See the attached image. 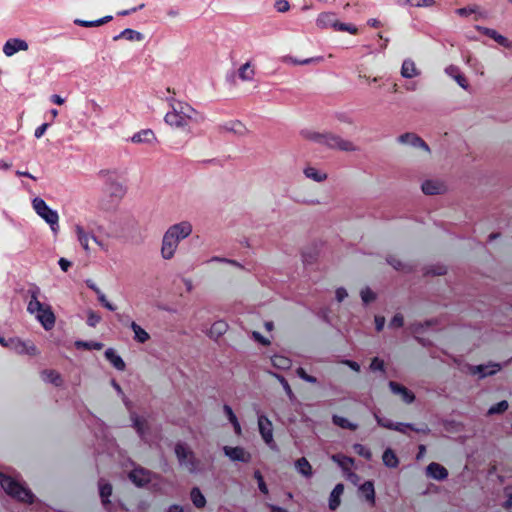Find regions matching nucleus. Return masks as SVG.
Returning <instances> with one entry per match:
<instances>
[{"label":"nucleus","instance_id":"obj_1","mask_svg":"<svg viewBox=\"0 0 512 512\" xmlns=\"http://www.w3.org/2000/svg\"><path fill=\"white\" fill-rule=\"evenodd\" d=\"M165 100L170 110L166 113L164 121L169 126L175 129L187 130L191 124L203 121V116L187 102L177 100L174 97H166Z\"/></svg>","mask_w":512,"mask_h":512},{"label":"nucleus","instance_id":"obj_2","mask_svg":"<svg viewBox=\"0 0 512 512\" xmlns=\"http://www.w3.org/2000/svg\"><path fill=\"white\" fill-rule=\"evenodd\" d=\"M193 226L189 221L171 225L164 233L161 243V256L170 260L175 256L179 243L192 234Z\"/></svg>","mask_w":512,"mask_h":512},{"label":"nucleus","instance_id":"obj_3","mask_svg":"<svg viewBox=\"0 0 512 512\" xmlns=\"http://www.w3.org/2000/svg\"><path fill=\"white\" fill-rule=\"evenodd\" d=\"M0 487L7 497L16 502L30 505L36 500L35 494L24 481L4 471H0Z\"/></svg>","mask_w":512,"mask_h":512},{"label":"nucleus","instance_id":"obj_4","mask_svg":"<svg viewBox=\"0 0 512 512\" xmlns=\"http://www.w3.org/2000/svg\"><path fill=\"white\" fill-rule=\"evenodd\" d=\"M304 137L331 149H338L346 152L357 150V147L351 141L343 139L339 135L333 134L331 132L320 133L315 131H306L304 132Z\"/></svg>","mask_w":512,"mask_h":512},{"label":"nucleus","instance_id":"obj_5","mask_svg":"<svg viewBox=\"0 0 512 512\" xmlns=\"http://www.w3.org/2000/svg\"><path fill=\"white\" fill-rule=\"evenodd\" d=\"M94 225H96L94 221H88L86 224L79 221L74 224L73 230L79 245L86 253H89L91 250L89 242L92 240L100 250L108 252V244L95 235Z\"/></svg>","mask_w":512,"mask_h":512},{"label":"nucleus","instance_id":"obj_6","mask_svg":"<svg viewBox=\"0 0 512 512\" xmlns=\"http://www.w3.org/2000/svg\"><path fill=\"white\" fill-rule=\"evenodd\" d=\"M30 293L31 299L27 306L28 312L36 315L37 320L45 330L52 329L55 324V316L48 305H44L38 300L39 288L35 287Z\"/></svg>","mask_w":512,"mask_h":512},{"label":"nucleus","instance_id":"obj_7","mask_svg":"<svg viewBox=\"0 0 512 512\" xmlns=\"http://www.w3.org/2000/svg\"><path fill=\"white\" fill-rule=\"evenodd\" d=\"M32 207L36 214L42 218L49 226L54 234L59 231V214L56 210L51 209L47 203L40 197L32 200Z\"/></svg>","mask_w":512,"mask_h":512},{"label":"nucleus","instance_id":"obj_8","mask_svg":"<svg viewBox=\"0 0 512 512\" xmlns=\"http://www.w3.org/2000/svg\"><path fill=\"white\" fill-rule=\"evenodd\" d=\"M316 25L321 29L333 28L336 31L348 32L350 34H357L358 32L356 26L340 22L333 12L320 13L317 16Z\"/></svg>","mask_w":512,"mask_h":512},{"label":"nucleus","instance_id":"obj_9","mask_svg":"<svg viewBox=\"0 0 512 512\" xmlns=\"http://www.w3.org/2000/svg\"><path fill=\"white\" fill-rule=\"evenodd\" d=\"M180 466L190 473L201 469V462L197 460L192 450H175Z\"/></svg>","mask_w":512,"mask_h":512},{"label":"nucleus","instance_id":"obj_10","mask_svg":"<svg viewBox=\"0 0 512 512\" xmlns=\"http://www.w3.org/2000/svg\"><path fill=\"white\" fill-rule=\"evenodd\" d=\"M29 50V43L22 38H9L5 41L2 47V52L6 57H12L19 52H27Z\"/></svg>","mask_w":512,"mask_h":512},{"label":"nucleus","instance_id":"obj_11","mask_svg":"<svg viewBox=\"0 0 512 512\" xmlns=\"http://www.w3.org/2000/svg\"><path fill=\"white\" fill-rule=\"evenodd\" d=\"M377 423L384 428L398 431L403 434H408L409 431L424 432L425 429L415 428L414 425L408 423L394 422L389 418L376 416Z\"/></svg>","mask_w":512,"mask_h":512},{"label":"nucleus","instance_id":"obj_12","mask_svg":"<svg viewBox=\"0 0 512 512\" xmlns=\"http://www.w3.org/2000/svg\"><path fill=\"white\" fill-rule=\"evenodd\" d=\"M9 349L20 355L36 356L39 354L37 347L31 341H21L18 338L9 339Z\"/></svg>","mask_w":512,"mask_h":512},{"label":"nucleus","instance_id":"obj_13","mask_svg":"<svg viewBox=\"0 0 512 512\" xmlns=\"http://www.w3.org/2000/svg\"><path fill=\"white\" fill-rule=\"evenodd\" d=\"M130 419L132 421V426L135 428L138 435L141 438H145L150 429V416L138 415L137 413L130 411Z\"/></svg>","mask_w":512,"mask_h":512},{"label":"nucleus","instance_id":"obj_14","mask_svg":"<svg viewBox=\"0 0 512 512\" xmlns=\"http://www.w3.org/2000/svg\"><path fill=\"white\" fill-rule=\"evenodd\" d=\"M397 141L404 145L423 149L426 153H430L429 146L415 133H404L397 138Z\"/></svg>","mask_w":512,"mask_h":512},{"label":"nucleus","instance_id":"obj_15","mask_svg":"<svg viewBox=\"0 0 512 512\" xmlns=\"http://www.w3.org/2000/svg\"><path fill=\"white\" fill-rule=\"evenodd\" d=\"M258 428L264 442L269 445L273 441L272 422L263 414H258Z\"/></svg>","mask_w":512,"mask_h":512},{"label":"nucleus","instance_id":"obj_16","mask_svg":"<svg viewBox=\"0 0 512 512\" xmlns=\"http://www.w3.org/2000/svg\"><path fill=\"white\" fill-rule=\"evenodd\" d=\"M107 193L111 198L112 204H117L126 194V188L118 181H110L107 184Z\"/></svg>","mask_w":512,"mask_h":512},{"label":"nucleus","instance_id":"obj_17","mask_svg":"<svg viewBox=\"0 0 512 512\" xmlns=\"http://www.w3.org/2000/svg\"><path fill=\"white\" fill-rule=\"evenodd\" d=\"M131 142L135 144L154 145L157 142V138L153 130L143 129L131 137Z\"/></svg>","mask_w":512,"mask_h":512},{"label":"nucleus","instance_id":"obj_18","mask_svg":"<svg viewBox=\"0 0 512 512\" xmlns=\"http://www.w3.org/2000/svg\"><path fill=\"white\" fill-rule=\"evenodd\" d=\"M421 189L426 195L442 194L446 191V186L439 180H426L422 183Z\"/></svg>","mask_w":512,"mask_h":512},{"label":"nucleus","instance_id":"obj_19","mask_svg":"<svg viewBox=\"0 0 512 512\" xmlns=\"http://www.w3.org/2000/svg\"><path fill=\"white\" fill-rule=\"evenodd\" d=\"M389 387H390L392 393L399 395L401 397L403 402L410 404L414 401V399H415L414 394L411 391H409L406 387H404L394 381L389 382Z\"/></svg>","mask_w":512,"mask_h":512},{"label":"nucleus","instance_id":"obj_20","mask_svg":"<svg viewBox=\"0 0 512 512\" xmlns=\"http://www.w3.org/2000/svg\"><path fill=\"white\" fill-rule=\"evenodd\" d=\"M221 130L233 133L237 136H244L248 133L246 126L238 120H231L221 125Z\"/></svg>","mask_w":512,"mask_h":512},{"label":"nucleus","instance_id":"obj_21","mask_svg":"<svg viewBox=\"0 0 512 512\" xmlns=\"http://www.w3.org/2000/svg\"><path fill=\"white\" fill-rule=\"evenodd\" d=\"M476 29L478 31H480L481 33H483L484 35H486V36L490 37L491 39H493L494 41H496L499 45L506 47V48L511 47V42L506 37L499 34L496 30L491 29V28L482 27V26H476Z\"/></svg>","mask_w":512,"mask_h":512},{"label":"nucleus","instance_id":"obj_22","mask_svg":"<svg viewBox=\"0 0 512 512\" xmlns=\"http://www.w3.org/2000/svg\"><path fill=\"white\" fill-rule=\"evenodd\" d=\"M500 369H501V365L500 364H498V363H490V364H487V365L474 366L471 369V372L473 374H475V375L476 374L479 375L480 378H483V377H486V376L494 375Z\"/></svg>","mask_w":512,"mask_h":512},{"label":"nucleus","instance_id":"obj_23","mask_svg":"<svg viewBox=\"0 0 512 512\" xmlns=\"http://www.w3.org/2000/svg\"><path fill=\"white\" fill-rule=\"evenodd\" d=\"M129 478L137 486H143L150 481V472L143 468H135L129 473Z\"/></svg>","mask_w":512,"mask_h":512},{"label":"nucleus","instance_id":"obj_24","mask_svg":"<svg viewBox=\"0 0 512 512\" xmlns=\"http://www.w3.org/2000/svg\"><path fill=\"white\" fill-rule=\"evenodd\" d=\"M400 73L403 78L411 79L419 76L420 70L417 68L415 62L408 58L403 61Z\"/></svg>","mask_w":512,"mask_h":512},{"label":"nucleus","instance_id":"obj_25","mask_svg":"<svg viewBox=\"0 0 512 512\" xmlns=\"http://www.w3.org/2000/svg\"><path fill=\"white\" fill-rule=\"evenodd\" d=\"M455 13L460 17H470L473 15L474 20H478L485 17V13L480 9L478 5H469L467 7L458 8Z\"/></svg>","mask_w":512,"mask_h":512},{"label":"nucleus","instance_id":"obj_26","mask_svg":"<svg viewBox=\"0 0 512 512\" xmlns=\"http://www.w3.org/2000/svg\"><path fill=\"white\" fill-rule=\"evenodd\" d=\"M445 73L453 78L457 84L463 89L467 90L469 87L468 81L465 76L460 72L459 68L455 65H450L445 69Z\"/></svg>","mask_w":512,"mask_h":512},{"label":"nucleus","instance_id":"obj_27","mask_svg":"<svg viewBox=\"0 0 512 512\" xmlns=\"http://www.w3.org/2000/svg\"><path fill=\"white\" fill-rule=\"evenodd\" d=\"M223 412H224V415L226 416L227 420L229 421V423L232 425L234 433L237 436H240L242 434V428H241L240 422H239L237 416L235 415L233 409L229 405L225 404L223 406Z\"/></svg>","mask_w":512,"mask_h":512},{"label":"nucleus","instance_id":"obj_28","mask_svg":"<svg viewBox=\"0 0 512 512\" xmlns=\"http://www.w3.org/2000/svg\"><path fill=\"white\" fill-rule=\"evenodd\" d=\"M426 471L429 477L436 480H443L448 476L446 468L438 463L429 464Z\"/></svg>","mask_w":512,"mask_h":512},{"label":"nucleus","instance_id":"obj_29","mask_svg":"<svg viewBox=\"0 0 512 512\" xmlns=\"http://www.w3.org/2000/svg\"><path fill=\"white\" fill-rule=\"evenodd\" d=\"M120 39H126L128 41H137L140 42L144 39V35L136 30L127 28L121 31L118 35L113 37L114 41H118Z\"/></svg>","mask_w":512,"mask_h":512},{"label":"nucleus","instance_id":"obj_30","mask_svg":"<svg viewBox=\"0 0 512 512\" xmlns=\"http://www.w3.org/2000/svg\"><path fill=\"white\" fill-rule=\"evenodd\" d=\"M344 492V485L339 483L337 484L332 492L330 493L329 497V508L331 510H335L340 506L341 503V496Z\"/></svg>","mask_w":512,"mask_h":512},{"label":"nucleus","instance_id":"obj_31","mask_svg":"<svg viewBox=\"0 0 512 512\" xmlns=\"http://www.w3.org/2000/svg\"><path fill=\"white\" fill-rule=\"evenodd\" d=\"M105 357L117 370L123 371L125 369V362L116 354L114 349L108 348L105 351Z\"/></svg>","mask_w":512,"mask_h":512},{"label":"nucleus","instance_id":"obj_32","mask_svg":"<svg viewBox=\"0 0 512 512\" xmlns=\"http://www.w3.org/2000/svg\"><path fill=\"white\" fill-rule=\"evenodd\" d=\"M130 328L134 332V340L136 342L143 344L150 339L149 333L136 322H131Z\"/></svg>","mask_w":512,"mask_h":512},{"label":"nucleus","instance_id":"obj_33","mask_svg":"<svg viewBox=\"0 0 512 512\" xmlns=\"http://www.w3.org/2000/svg\"><path fill=\"white\" fill-rule=\"evenodd\" d=\"M41 378L43 381L51 383L57 387L61 386L63 383L61 375L55 370L42 371Z\"/></svg>","mask_w":512,"mask_h":512},{"label":"nucleus","instance_id":"obj_34","mask_svg":"<svg viewBox=\"0 0 512 512\" xmlns=\"http://www.w3.org/2000/svg\"><path fill=\"white\" fill-rule=\"evenodd\" d=\"M304 175L315 181V182H323L327 179V174L313 166H308L303 171Z\"/></svg>","mask_w":512,"mask_h":512},{"label":"nucleus","instance_id":"obj_35","mask_svg":"<svg viewBox=\"0 0 512 512\" xmlns=\"http://www.w3.org/2000/svg\"><path fill=\"white\" fill-rule=\"evenodd\" d=\"M228 324L223 320L214 322L210 328L209 336L214 339H218L226 333Z\"/></svg>","mask_w":512,"mask_h":512},{"label":"nucleus","instance_id":"obj_36","mask_svg":"<svg viewBox=\"0 0 512 512\" xmlns=\"http://www.w3.org/2000/svg\"><path fill=\"white\" fill-rule=\"evenodd\" d=\"M224 453L231 461L248 462L251 459L247 450H224Z\"/></svg>","mask_w":512,"mask_h":512},{"label":"nucleus","instance_id":"obj_37","mask_svg":"<svg viewBox=\"0 0 512 512\" xmlns=\"http://www.w3.org/2000/svg\"><path fill=\"white\" fill-rule=\"evenodd\" d=\"M190 498L196 508H204L206 506V498L198 487L192 488Z\"/></svg>","mask_w":512,"mask_h":512},{"label":"nucleus","instance_id":"obj_38","mask_svg":"<svg viewBox=\"0 0 512 512\" xmlns=\"http://www.w3.org/2000/svg\"><path fill=\"white\" fill-rule=\"evenodd\" d=\"M112 490L113 489H112L111 484H109L103 480L99 481V494H100L102 503L104 505L110 504L109 498L112 495Z\"/></svg>","mask_w":512,"mask_h":512},{"label":"nucleus","instance_id":"obj_39","mask_svg":"<svg viewBox=\"0 0 512 512\" xmlns=\"http://www.w3.org/2000/svg\"><path fill=\"white\" fill-rule=\"evenodd\" d=\"M254 75L255 71L250 62H246L238 69V76L242 81H251Z\"/></svg>","mask_w":512,"mask_h":512},{"label":"nucleus","instance_id":"obj_40","mask_svg":"<svg viewBox=\"0 0 512 512\" xmlns=\"http://www.w3.org/2000/svg\"><path fill=\"white\" fill-rule=\"evenodd\" d=\"M360 491L364 495L365 499L371 504L375 503V490L374 485L371 481H367L360 486Z\"/></svg>","mask_w":512,"mask_h":512},{"label":"nucleus","instance_id":"obj_41","mask_svg":"<svg viewBox=\"0 0 512 512\" xmlns=\"http://www.w3.org/2000/svg\"><path fill=\"white\" fill-rule=\"evenodd\" d=\"M332 459L338 463V465L344 470V472L352 470V468L354 467V461L352 458L338 454L334 455Z\"/></svg>","mask_w":512,"mask_h":512},{"label":"nucleus","instance_id":"obj_42","mask_svg":"<svg viewBox=\"0 0 512 512\" xmlns=\"http://www.w3.org/2000/svg\"><path fill=\"white\" fill-rule=\"evenodd\" d=\"M272 365L281 370H286L291 367V360L282 355H274L271 358Z\"/></svg>","mask_w":512,"mask_h":512},{"label":"nucleus","instance_id":"obj_43","mask_svg":"<svg viewBox=\"0 0 512 512\" xmlns=\"http://www.w3.org/2000/svg\"><path fill=\"white\" fill-rule=\"evenodd\" d=\"M399 5H410L413 7H430L434 4V0H395Z\"/></svg>","mask_w":512,"mask_h":512},{"label":"nucleus","instance_id":"obj_44","mask_svg":"<svg viewBox=\"0 0 512 512\" xmlns=\"http://www.w3.org/2000/svg\"><path fill=\"white\" fill-rule=\"evenodd\" d=\"M382 460L387 467L394 468L398 465V458L394 450H384Z\"/></svg>","mask_w":512,"mask_h":512},{"label":"nucleus","instance_id":"obj_45","mask_svg":"<svg viewBox=\"0 0 512 512\" xmlns=\"http://www.w3.org/2000/svg\"><path fill=\"white\" fill-rule=\"evenodd\" d=\"M297 471L305 477L311 476L312 468L305 458H301L296 462Z\"/></svg>","mask_w":512,"mask_h":512},{"label":"nucleus","instance_id":"obj_46","mask_svg":"<svg viewBox=\"0 0 512 512\" xmlns=\"http://www.w3.org/2000/svg\"><path fill=\"white\" fill-rule=\"evenodd\" d=\"M333 423L343 429L355 430L357 428L356 424L350 422L347 418L338 415L333 416Z\"/></svg>","mask_w":512,"mask_h":512},{"label":"nucleus","instance_id":"obj_47","mask_svg":"<svg viewBox=\"0 0 512 512\" xmlns=\"http://www.w3.org/2000/svg\"><path fill=\"white\" fill-rule=\"evenodd\" d=\"M387 262L396 270L405 271V272L411 270V266L410 265L402 263L399 259H397L394 256H390L387 259Z\"/></svg>","mask_w":512,"mask_h":512},{"label":"nucleus","instance_id":"obj_48","mask_svg":"<svg viewBox=\"0 0 512 512\" xmlns=\"http://www.w3.org/2000/svg\"><path fill=\"white\" fill-rule=\"evenodd\" d=\"M508 407H509L508 402L506 400H502V401L498 402L497 404L491 406L488 410V414L493 415V414L503 413L508 409Z\"/></svg>","mask_w":512,"mask_h":512},{"label":"nucleus","instance_id":"obj_49","mask_svg":"<svg viewBox=\"0 0 512 512\" xmlns=\"http://www.w3.org/2000/svg\"><path fill=\"white\" fill-rule=\"evenodd\" d=\"M271 375H273L282 385L284 391L286 392L287 396L292 399L294 397V393L289 385V383L287 382V380L280 374H277V373H271Z\"/></svg>","mask_w":512,"mask_h":512},{"label":"nucleus","instance_id":"obj_50","mask_svg":"<svg viewBox=\"0 0 512 512\" xmlns=\"http://www.w3.org/2000/svg\"><path fill=\"white\" fill-rule=\"evenodd\" d=\"M77 348H85V349H93V350H101L103 348V344L100 342H85V341H77L75 343Z\"/></svg>","mask_w":512,"mask_h":512},{"label":"nucleus","instance_id":"obj_51","mask_svg":"<svg viewBox=\"0 0 512 512\" xmlns=\"http://www.w3.org/2000/svg\"><path fill=\"white\" fill-rule=\"evenodd\" d=\"M101 321V316L90 310L87 314V324L90 326V327H95L97 324H99Z\"/></svg>","mask_w":512,"mask_h":512},{"label":"nucleus","instance_id":"obj_52","mask_svg":"<svg viewBox=\"0 0 512 512\" xmlns=\"http://www.w3.org/2000/svg\"><path fill=\"white\" fill-rule=\"evenodd\" d=\"M98 301L109 311H115L116 306L109 302L105 296V294L100 291V294H97Z\"/></svg>","mask_w":512,"mask_h":512},{"label":"nucleus","instance_id":"obj_53","mask_svg":"<svg viewBox=\"0 0 512 512\" xmlns=\"http://www.w3.org/2000/svg\"><path fill=\"white\" fill-rule=\"evenodd\" d=\"M274 7H275L276 11H278L280 13H285V12L289 11L290 4L287 0H276Z\"/></svg>","mask_w":512,"mask_h":512},{"label":"nucleus","instance_id":"obj_54","mask_svg":"<svg viewBox=\"0 0 512 512\" xmlns=\"http://www.w3.org/2000/svg\"><path fill=\"white\" fill-rule=\"evenodd\" d=\"M361 298L363 302L367 304L375 299V293L369 288H365L361 291Z\"/></svg>","mask_w":512,"mask_h":512},{"label":"nucleus","instance_id":"obj_55","mask_svg":"<svg viewBox=\"0 0 512 512\" xmlns=\"http://www.w3.org/2000/svg\"><path fill=\"white\" fill-rule=\"evenodd\" d=\"M297 375L304 381L309 383H316L317 379L314 376H311L305 372L303 368L297 369Z\"/></svg>","mask_w":512,"mask_h":512},{"label":"nucleus","instance_id":"obj_56","mask_svg":"<svg viewBox=\"0 0 512 512\" xmlns=\"http://www.w3.org/2000/svg\"><path fill=\"white\" fill-rule=\"evenodd\" d=\"M208 262H222V263H228V264H231L233 266H236V267H239V268H242V265L235 261V260H230V259H227V258H222V257H218V256H214L212 257L210 260H208Z\"/></svg>","mask_w":512,"mask_h":512},{"label":"nucleus","instance_id":"obj_57","mask_svg":"<svg viewBox=\"0 0 512 512\" xmlns=\"http://www.w3.org/2000/svg\"><path fill=\"white\" fill-rule=\"evenodd\" d=\"M404 324V317L401 314H396L389 323L391 328H400Z\"/></svg>","mask_w":512,"mask_h":512},{"label":"nucleus","instance_id":"obj_58","mask_svg":"<svg viewBox=\"0 0 512 512\" xmlns=\"http://www.w3.org/2000/svg\"><path fill=\"white\" fill-rule=\"evenodd\" d=\"M255 478L257 479L258 487H259L260 491L264 494H267L268 488H267V486L264 482V479L259 471L255 472Z\"/></svg>","mask_w":512,"mask_h":512},{"label":"nucleus","instance_id":"obj_59","mask_svg":"<svg viewBox=\"0 0 512 512\" xmlns=\"http://www.w3.org/2000/svg\"><path fill=\"white\" fill-rule=\"evenodd\" d=\"M370 369L373 371H384V362L375 357L370 364Z\"/></svg>","mask_w":512,"mask_h":512},{"label":"nucleus","instance_id":"obj_60","mask_svg":"<svg viewBox=\"0 0 512 512\" xmlns=\"http://www.w3.org/2000/svg\"><path fill=\"white\" fill-rule=\"evenodd\" d=\"M112 19H113V17L111 15H107L100 19L93 20V21H91L92 27H98V26L104 25V24L110 22Z\"/></svg>","mask_w":512,"mask_h":512},{"label":"nucleus","instance_id":"obj_61","mask_svg":"<svg viewBox=\"0 0 512 512\" xmlns=\"http://www.w3.org/2000/svg\"><path fill=\"white\" fill-rule=\"evenodd\" d=\"M49 126H50L49 123H43L42 125L37 127L35 130V133H34L35 137L38 139L41 138L45 134V132Z\"/></svg>","mask_w":512,"mask_h":512},{"label":"nucleus","instance_id":"obj_62","mask_svg":"<svg viewBox=\"0 0 512 512\" xmlns=\"http://www.w3.org/2000/svg\"><path fill=\"white\" fill-rule=\"evenodd\" d=\"M144 6H145V5L142 3V4H140V5H139V6H137V7H133V8H131V9H127V10H123V11H119L117 14H118L119 16H127V15H130V14H132V13L137 12L138 10L143 9V8H144Z\"/></svg>","mask_w":512,"mask_h":512},{"label":"nucleus","instance_id":"obj_63","mask_svg":"<svg viewBox=\"0 0 512 512\" xmlns=\"http://www.w3.org/2000/svg\"><path fill=\"white\" fill-rule=\"evenodd\" d=\"M116 317L124 326L130 327V323L133 322L128 315L117 313Z\"/></svg>","mask_w":512,"mask_h":512},{"label":"nucleus","instance_id":"obj_64","mask_svg":"<svg viewBox=\"0 0 512 512\" xmlns=\"http://www.w3.org/2000/svg\"><path fill=\"white\" fill-rule=\"evenodd\" d=\"M58 264L64 272H67L68 269L72 266V263L65 258H60Z\"/></svg>","mask_w":512,"mask_h":512}]
</instances>
